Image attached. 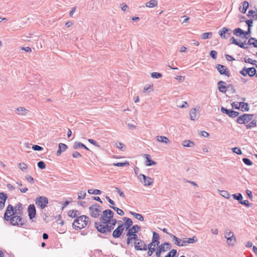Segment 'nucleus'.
Instances as JSON below:
<instances>
[{
  "label": "nucleus",
  "mask_w": 257,
  "mask_h": 257,
  "mask_svg": "<svg viewBox=\"0 0 257 257\" xmlns=\"http://www.w3.org/2000/svg\"><path fill=\"white\" fill-rule=\"evenodd\" d=\"M89 218L85 215H82L76 217L72 223L73 228L75 230H80L84 228L88 223Z\"/></svg>",
  "instance_id": "f257e3e1"
},
{
  "label": "nucleus",
  "mask_w": 257,
  "mask_h": 257,
  "mask_svg": "<svg viewBox=\"0 0 257 257\" xmlns=\"http://www.w3.org/2000/svg\"><path fill=\"white\" fill-rule=\"evenodd\" d=\"M94 227L97 231L105 235L110 234V233L114 228L113 225L110 224H108V223L107 222L102 224L101 223H99L98 221H95L94 222Z\"/></svg>",
  "instance_id": "f03ea898"
},
{
  "label": "nucleus",
  "mask_w": 257,
  "mask_h": 257,
  "mask_svg": "<svg viewBox=\"0 0 257 257\" xmlns=\"http://www.w3.org/2000/svg\"><path fill=\"white\" fill-rule=\"evenodd\" d=\"M15 209L13 205L9 204L4 213V220L7 221H9L10 224H14L13 216L18 215V211Z\"/></svg>",
  "instance_id": "7ed1b4c3"
},
{
  "label": "nucleus",
  "mask_w": 257,
  "mask_h": 257,
  "mask_svg": "<svg viewBox=\"0 0 257 257\" xmlns=\"http://www.w3.org/2000/svg\"><path fill=\"white\" fill-rule=\"evenodd\" d=\"M90 215L93 218H98L101 212V206L97 204L94 203L89 207Z\"/></svg>",
  "instance_id": "20e7f679"
},
{
  "label": "nucleus",
  "mask_w": 257,
  "mask_h": 257,
  "mask_svg": "<svg viewBox=\"0 0 257 257\" xmlns=\"http://www.w3.org/2000/svg\"><path fill=\"white\" fill-rule=\"evenodd\" d=\"M114 216L113 212L109 209H106L102 212V214L100 216L99 223H104L105 222H108L109 219H111V217Z\"/></svg>",
  "instance_id": "39448f33"
},
{
  "label": "nucleus",
  "mask_w": 257,
  "mask_h": 257,
  "mask_svg": "<svg viewBox=\"0 0 257 257\" xmlns=\"http://www.w3.org/2000/svg\"><path fill=\"white\" fill-rule=\"evenodd\" d=\"M253 116V114L244 113L237 117L236 122L239 124L247 123L252 119Z\"/></svg>",
  "instance_id": "423d86ee"
},
{
  "label": "nucleus",
  "mask_w": 257,
  "mask_h": 257,
  "mask_svg": "<svg viewBox=\"0 0 257 257\" xmlns=\"http://www.w3.org/2000/svg\"><path fill=\"white\" fill-rule=\"evenodd\" d=\"M256 70L254 67L246 68L244 67L241 70L239 71V73L242 76L245 77L247 75L249 77H253L256 74Z\"/></svg>",
  "instance_id": "0eeeda50"
},
{
  "label": "nucleus",
  "mask_w": 257,
  "mask_h": 257,
  "mask_svg": "<svg viewBox=\"0 0 257 257\" xmlns=\"http://www.w3.org/2000/svg\"><path fill=\"white\" fill-rule=\"evenodd\" d=\"M36 204L41 209H44L48 203V199L46 197L43 196H39L36 198L35 200Z\"/></svg>",
  "instance_id": "6e6552de"
},
{
  "label": "nucleus",
  "mask_w": 257,
  "mask_h": 257,
  "mask_svg": "<svg viewBox=\"0 0 257 257\" xmlns=\"http://www.w3.org/2000/svg\"><path fill=\"white\" fill-rule=\"evenodd\" d=\"M28 216L30 220L32 222H36L34 218H36V209L34 204H30L28 207L27 209Z\"/></svg>",
  "instance_id": "1a4fd4ad"
},
{
  "label": "nucleus",
  "mask_w": 257,
  "mask_h": 257,
  "mask_svg": "<svg viewBox=\"0 0 257 257\" xmlns=\"http://www.w3.org/2000/svg\"><path fill=\"white\" fill-rule=\"evenodd\" d=\"M22 215H17L16 216H13L14 224H10L13 226H17L19 227H23L26 223V221L22 217Z\"/></svg>",
  "instance_id": "9d476101"
},
{
  "label": "nucleus",
  "mask_w": 257,
  "mask_h": 257,
  "mask_svg": "<svg viewBox=\"0 0 257 257\" xmlns=\"http://www.w3.org/2000/svg\"><path fill=\"white\" fill-rule=\"evenodd\" d=\"M126 236H127L126 244L129 245L132 243V241H137L140 238L138 237L137 233L131 231H127L126 232Z\"/></svg>",
  "instance_id": "9b49d317"
},
{
  "label": "nucleus",
  "mask_w": 257,
  "mask_h": 257,
  "mask_svg": "<svg viewBox=\"0 0 257 257\" xmlns=\"http://www.w3.org/2000/svg\"><path fill=\"white\" fill-rule=\"evenodd\" d=\"M220 111L222 113L227 115L229 117L231 118L237 117L239 114L238 111H234L232 109H227L223 106L221 107Z\"/></svg>",
  "instance_id": "f8f14e48"
},
{
  "label": "nucleus",
  "mask_w": 257,
  "mask_h": 257,
  "mask_svg": "<svg viewBox=\"0 0 257 257\" xmlns=\"http://www.w3.org/2000/svg\"><path fill=\"white\" fill-rule=\"evenodd\" d=\"M134 247L137 250H144L148 249L147 246L143 240L138 239L137 241L134 242Z\"/></svg>",
  "instance_id": "ddd939ff"
},
{
  "label": "nucleus",
  "mask_w": 257,
  "mask_h": 257,
  "mask_svg": "<svg viewBox=\"0 0 257 257\" xmlns=\"http://www.w3.org/2000/svg\"><path fill=\"white\" fill-rule=\"evenodd\" d=\"M215 68L220 75H225L227 77L230 76L229 71L225 66L222 64H217Z\"/></svg>",
  "instance_id": "4468645a"
},
{
  "label": "nucleus",
  "mask_w": 257,
  "mask_h": 257,
  "mask_svg": "<svg viewBox=\"0 0 257 257\" xmlns=\"http://www.w3.org/2000/svg\"><path fill=\"white\" fill-rule=\"evenodd\" d=\"M138 178L140 181L142 182L144 186H151L153 183V181L152 178L142 174H140Z\"/></svg>",
  "instance_id": "2eb2a0df"
},
{
  "label": "nucleus",
  "mask_w": 257,
  "mask_h": 257,
  "mask_svg": "<svg viewBox=\"0 0 257 257\" xmlns=\"http://www.w3.org/2000/svg\"><path fill=\"white\" fill-rule=\"evenodd\" d=\"M232 31L230 29L227 27H223L219 31L218 34L221 38L226 39L229 37L231 34Z\"/></svg>",
  "instance_id": "dca6fc26"
},
{
  "label": "nucleus",
  "mask_w": 257,
  "mask_h": 257,
  "mask_svg": "<svg viewBox=\"0 0 257 257\" xmlns=\"http://www.w3.org/2000/svg\"><path fill=\"white\" fill-rule=\"evenodd\" d=\"M8 198L7 193L1 192H0V210H3L5 206V203Z\"/></svg>",
  "instance_id": "f3484780"
},
{
  "label": "nucleus",
  "mask_w": 257,
  "mask_h": 257,
  "mask_svg": "<svg viewBox=\"0 0 257 257\" xmlns=\"http://www.w3.org/2000/svg\"><path fill=\"white\" fill-rule=\"evenodd\" d=\"M124 221V225L125 226V231H128V229L133 225L132 220L128 217H124L122 218Z\"/></svg>",
  "instance_id": "a211bd4d"
},
{
  "label": "nucleus",
  "mask_w": 257,
  "mask_h": 257,
  "mask_svg": "<svg viewBox=\"0 0 257 257\" xmlns=\"http://www.w3.org/2000/svg\"><path fill=\"white\" fill-rule=\"evenodd\" d=\"M68 148V146L63 143H59L58 145V149L56 153L57 156H60L62 153L65 152Z\"/></svg>",
  "instance_id": "6ab92c4d"
},
{
  "label": "nucleus",
  "mask_w": 257,
  "mask_h": 257,
  "mask_svg": "<svg viewBox=\"0 0 257 257\" xmlns=\"http://www.w3.org/2000/svg\"><path fill=\"white\" fill-rule=\"evenodd\" d=\"M144 157L146 159V161L145 162V165L147 166H151L153 165H155L157 164V162L153 161L151 159V156L149 154H145Z\"/></svg>",
  "instance_id": "aec40b11"
},
{
  "label": "nucleus",
  "mask_w": 257,
  "mask_h": 257,
  "mask_svg": "<svg viewBox=\"0 0 257 257\" xmlns=\"http://www.w3.org/2000/svg\"><path fill=\"white\" fill-rule=\"evenodd\" d=\"M226 82L220 80L217 83V87L219 91L222 93H225L226 91L227 87L225 86Z\"/></svg>",
  "instance_id": "412c9836"
},
{
  "label": "nucleus",
  "mask_w": 257,
  "mask_h": 257,
  "mask_svg": "<svg viewBox=\"0 0 257 257\" xmlns=\"http://www.w3.org/2000/svg\"><path fill=\"white\" fill-rule=\"evenodd\" d=\"M197 238L194 236L192 238H189L187 240H182L181 245L183 246H186L187 243H194L197 241Z\"/></svg>",
  "instance_id": "4be33fe9"
},
{
  "label": "nucleus",
  "mask_w": 257,
  "mask_h": 257,
  "mask_svg": "<svg viewBox=\"0 0 257 257\" xmlns=\"http://www.w3.org/2000/svg\"><path fill=\"white\" fill-rule=\"evenodd\" d=\"M236 241V238L234 235H231V236H227L226 238V243L229 246H234Z\"/></svg>",
  "instance_id": "5701e85b"
},
{
  "label": "nucleus",
  "mask_w": 257,
  "mask_h": 257,
  "mask_svg": "<svg viewBox=\"0 0 257 257\" xmlns=\"http://www.w3.org/2000/svg\"><path fill=\"white\" fill-rule=\"evenodd\" d=\"M74 149H78L79 148H83L86 150L89 151V149L83 143L81 142H75L73 146Z\"/></svg>",
  "instance_id": "b1692460"
},
{
  "label": "nucleus",
  "mask_w": 257,
  "mask_h": 257,
  "mask_svg": "<svg viewBox=\"0 0 257 257\" xmlns=\"http://www.w3.org/2000/svg\"><path fill=\"white\" fill-rule=\"evenodd\" d=\"M233 34L236 37H239L243 39V34L244 31L240 28H237L233 30Z\"/></svg>",
  "instance_id": "393cba45"
},
{
  "label": "nucleus",
  "mask_w": 257,
  "mask_h": 257,
  "mask_svg": "<svg viewBox=\"0 0 257 257\" xmlns=\"http://www.w3.org/2000/svg\"><path fill=\"white\" fill-rule=\"evenodd\" d=\"M169 236L173 239V240L175 241H174L175 244H176L179 246H183L181 245L182 240L180 238L176 237L175 235H174V234H173L172 233H170Z\"/></svg>",
  "instance_id": "a878e982"
},
{
  "label": "nucleus",
  "mask_w": 257,
  "mask_h": 257,
  "mask_svg": "<svg viewBox=\"0 0 257 257\" xmlns=\"http://www.w3.org/2000/svg\"><path fill=\"white\" fill-rule=\"evenodd\" d=\"M123 231L116 228L112 232V236L114 238H119Z\"/></svg>",
  "instance_id": "bb28decb"
},
{
  "label": "nucleus",
  "mask_w": 257,
  "mask_h": 257,
  "mask_svg": "<svg viewBox=\"0 0 257 257\" xmlns=\"http://www.w3.org/2000/svg\"><path fill=\"white\" fill-rule=\"evenodd\" d=\"M247 44L252 45L254 47L257 48V39L251 37L249 38Z\"/></svg>",
  "instance_id": "cd10ccee"
},
{
  "label": "nucleus",
  "mask_w": 257,
  "mask_h": 257,
  "mask_svg": "<svg viewBox=\"0 0 257 257\" xmlns=\"http://www.w3.org/2000/svg\"><path fill=\"white\" fill-rule=\"evenodd\" d=\"M182 145L185 147H192L194 146V143L190 140H185L182 142Z\"/></svg>",
  "instance_id": "c85d7f7f"
},
{
  "label": "nucleus",
  "mask_w": 257,
  "mask_h": 257,
  "mask_svg": "<svg viewBox=\"0 0 257 257\" xmlns=\"http://www.w3.org/2000/svg\"><path fill=\"white\" fill-rule=\"evenodd\" d=\"M15 209L18 211V214L22 215L23 207L22 206V204L21 203H18L16 206L15 207Z\"/></svg>",
  "instance_id": "c756f323"
},
{
  "label": "nucleus",
  "mask_w": 257,
  "mask_h": 257,
  "mask_svg": "<svg viewBox=\"0 0 257 257\" xmlns=\"http://www.w3.org/2000/svg\"><path fill=\"white\" fill-rule=\"evenodd\" d=\"M196 112L197 110L195 108L190 110V116L191 120H195L196 119Z\"/></svg>",
  "instance_id": "7c9ffc66"
},
{
  "label": "nucleus",
  "mask_w": 257,
  "mask_h": 257,
  "mask_svg": "<svg viewBox=\"0 0 257 257\" xmlns=\"http://www.w3.org/2000/svg\"><path fill=\"white\" fill-rule=\"evenodd\" d=\"M141 230V226L136 224L133 225L131 228H130L128 231L138 233L139 231Z\"/></svg>",
  "instance_id": "2f4dec72"
},
{
  "label": "nucleus",
  "mask_w": 257,
  "mask_h": 257,
  "mask_svg": "<svg viewBox=\"0 0 257 257\" xmlns=\"http://www.w3.org/2000/svg\"><path fill=\"white\" fill-rule=\"evenodd\" d=\"M240 106V108H241V110L243 111L242 109L244 108L245 111H248L249 109L248 107V104L247 102H240L238 103Z\"/></svg>",
  "instance_id": "473e14b6"
},
{
  "label": "nucleus",
  "mask_w": 257,
  "mask_h": 257,
  "mask_svg": "<svg viewBox=\"0 0 257 257\" xmlns=\"http://www.w3.org/2000/svg\"><path fill=\"white\" fill-rule=\"evenodd\" d=\"M158 2L156 0H151L146 3V6L149 8H154L157 5Z\"/></svg>",
  "instance_id": "72a5a7b5"
},
{
  "label": "nucleus",
  "mask_w": 257,
  "mask_h": 257,
  "mask_svg": "<svg viewBox=\"0 0 257 257\" xmlns=\"http://www.w3.org/2000/svg\"><path fill=\"white\" fill-rule=\"evenodd\" d=\"M130 213L131 214L133 215L136 219H138L139 220L141 221H144V217L141 214L133 211H130Z\"/></svg>",
  "instance_id": "f704fd0d"
},
{
  "label": "nucleus",
  "mask_w": 257,
  "mask_h": 257,
  "mask_svg": "<svg viewBox=\"0 0 257 257\" xmlns=\"http://www.w3.org/2000/svg\"><path fill=\"white\" fill-rule=\"evenodd\" d=\"M157 141L165 144H168L170 142V140L165 136H158Z\"/></svg>",
  "instance_id": "c9c22d12"
},
{
  "label": "nucleus",
  "mask_w": 257,
  "mask_h": 257,
  "mask_svg": "<svg viewBox=\"0 0 257 257\" xmlns=\"http://www.w3.org/2000/svg\"><path fill=\"white\" fill-rule=\"evenodd\" d=\"M231 196L234 199L238 201L239 203L243 199L242 195L240 193H238L236 194H233L231 195Z\"/></svg>",
  "instance_id": "e433bc0d"
},
{
  "label": "nucleus",
  "mask_w": 257,
  "mask_h": 257,
  "mask_svg": "<svg viewBox=\"0 0 257 257\" xmlns=\"http://www.w3.org/2000/svg\"><path fill=\"white\" fill-rule=\"evenodd\" d=\"M244 62L246 63H249L253 65H254L256 67H257V61L256 60H252L251 58H244Z\"/></svg>",
  "instance_id": "4c0bfd02"
},
{
  "label": "nucleus",
  "mask_w": 257,
  "mask_h": 257,
  "mask_svg": "<svg viewBox=\"0 0 257 257\" xmlns=\"http://www.w3.org/2000/svg\"><path fill=\"white\" fill-rule=\"evenodd\" d=\"M177 254V251L175 249H171L165 257H175Z\"/></svg>",
  "instance_id": "58836bf2"
},
{
  "label": "nucleus",
  "mask_w": 257,
  "mask_h": 257,
  "mask_svg": "<svg viewBox=\"0 0 257 257\" xmlns=\"http://www.w3.org/2000/svg\"><path fill=\"white\" fill-rule=\"evenodd\" d=\"M130 163L128 161H125L124 162H118L113 163V165L116 167H124L129 166Z\"/></svg>",
  "instance_id": "ea45409f"
},
{
  "label": "nucleus",
  "mask_w": 257,
  "mask_h": 257,
  "mask_svg": "<svg viewBox=\"0 0 257 257\" xmlns=\"http://www.w3.org/2000/svg\"><path fill=\"white\" fill-rule=\"evenodd\" d=\"M110 207L113 209L114 210H115L116 212V213L120 216H122L124 214L123 211L121 209H119L115 206L111 205L110 206Z\"/></svg>",
  "instance_id": "a19ab883"
},
{
  "label": "nucleus",
  "mask_w": 257,
  "mask_h": 257,
  "mask_svg": "<svg viewBox=\"0 0 257 257\" xmlns=\"http://www.w3.org/2000/svg\"><path fill=\"white\" fill-rule=\"evenodd\" d=\"M212 36V32H206L202 34L201 37L202 39H210Z\"/></svg>",
  "instance_id": "79ce46f5"
},
{
  "label": "nucleus",
  "mask_w": 257,
  "mask_h": 257,
  "mask_svg": "<svg viewBox=\"0 0 257 257\" xmlns=\"http://www.w3.org/2000/svg\"><path fill=\"white\" fill-rule=\"evenodd\" d=\"M101 191L99 189H88V193L90 194L99 195L101 193Z\"/></svg>",
  "instance_id": "37998d69"
},
{
  "label": "nucleus",
  "mask_w": 257,
  "mask_h": 257,
  "mask_svg": "<svg viewBox=\"0 0 257 257\" xmlns=\"http://www.w3.org/2000/svg\"><path fill=\"white\" fill-rule=\"evenodd\" d=\"M251 29L248 28L247 30L246 31H244V33L243 34V39H247L250 37V35L251 34Z\"/></svg>",
  "instance_id": "c03bdc74"
},
{
  "label": "nucleus",
  "mask_w": 257,
  "mask_h": 257,
  "mask_svg": "<svg viewBox=\"0 0 257 257\" xmlns=\"http://www.w3.org/2000/svg\"><path fill=\"white\" fill-rule=\"evenodd\" d=\"M256 126V122L255 120H252L250 123L245 125L246 129H250Z\"/></svg>",
  "instance_id": "a18cd8bd"
},
{
  "label": "nucleus",
  "mask_w": 257,
  "mask_h": 257,
  "mask_svg": "<svg viewBox=\"0 0 257 257\" xmlns=\"http://www.w3.org/2000/svg\"><path fill=\"white\" fill-rule=\"evenodd\" d=\"M220 194L223 196V197L226 198V199H229L230 198V194L227 191H226V190H222L220 191Z\"/></svg>",
  "instance_id": "49530a36"
},
{
  "label": "nucleus",
  "mask_w": 257,
  "mask_h": 257,
  "mask_svg": "<svg viewBox=\"0 0 257 257\" xmlns=\"http://www.w3.org/2000/svg\"><path fill=\"white\" fill-rule=\"evenodd\" d=\"M232 152L234 153H235L238 155H240L242 154V151L240 148L239 147H234L231 149Z\"/></svg>",
  "instance_id": "de8ad7c7"
},
{
  "label": "nucleus",
  "mask_w": 257,
  "mask_h": 257,
  "mask_svg": "<svg viewBox=\"0 0 257 257\" xmlns=\"http://www.w3.org/2000/svg\"><path fill=\"white\" fill-rule=\"evenodd\" d=\"M151 77L154 78L158 79L162 77V74L159 72H154L151 73Z\"/></svg>",
  "instance_id": "09e8293b"
},
{
  "label": "nucleus",
  "mask_w": 257,
  "mask_h": 257,
  "mask_svg": "<svg viewBox=\"0 0 257 257\" xmlns=\"http://www.w3.org/2000/svg\"><path fill=\"white\" fill-rule=\"evenodd\" d=\"M38 167L40 169H44L46 168V165L44 162L43 161H40L37 163Z\"/></svg>",
  "instance_id": "8fccbe9b"
},
{
  "label": "nucleus",
  "mask_w": 257,
  "mask_h": 257,
  "mask_svg": "<svg viewBox=\"0 0 257 257\" xmlns=\"http://www.w3.org/2000/svg\"><path fill=\"white\" fill-rule=\"evenodd\" d=\"M242 162L247 166H251L252 165V162L251 161L247 158H243L242 159Z\"/></svg>",
  "instance_id": "3c124183"
},
{
  "label": "nucleus",
  "mask_w": 257,
  "mask_h": 257,
  "mask_svg": "<svg viewBox=\"0 0 257 257\" xmlns=\"http://www.w3.org/2000/svg\"><path fill=\"white\" fill-rule=\"evenodd\" d=\"M209 55L213 59L215 60L217 58V52L215 50H211L209 52Z\"/></svg>",
  "instance_id": "603ef678"
},
{
  "label": "nucleus",
  "mask_w": 257,
  "mask_h": 257,
  "mask_svg": "<svg viewBox=\"0 0 257 257\" xmlns=\"http://www.w3.org/2000/svg\"><path fill=\"white\" fill-rule=\"evenodd\" d=\"M160 236L159 234L155 231L153 232V238L152 241L154 242V241L159 240Z\"/></svg>",
  "instance_id": "864d4df0"
},
{
  "label": "nucleus",
  "mask_w": 257,
  "mask_h": 257,
  "mask_svg": "<svg viewBox=\"0 0 257 257\" xmlns=\"http://www.w3.org/2000/svg\"><path fill=\"white\" fill-rule=\"evenodd\" d=\"M225 237L226 238L227 236H231V235H234L233 232H232L229 229L226 228L224 232Z\"/></svg>",
  "instance_id": "5fc2aeb1"
},
{
  "label": "nucleus",
  "mask_w": 257,
  "mask_h": 257,
  "mask_svg": "<svg viewBox=\"0 0 257 257\" xmlns=\"http://www.w3.org/2000/svg\"><path fill=\"white\" fill-rule=\"evenodd\" d=\"M157 248H158L161 252H165L167 251L166 249L165 245L163 244V243L159 245Z\"/></svg>",
  "instance_id": "6e6d98bb"
},
{
  "label": "nucleus",
  "mask_w": 257,
  "mask_h": 257,
  "mask_svg": "<svg viewBox=\"0 0 257 257\" xmlns=\"http://www.w3.org/2000/svg\"><path fill=\"white\" fill-rule=\"evenodd\" d=\"M239 203L242 205H244L247 207L251 206V203H250L249 201L247 200H242V199Z\"/></svg>",
  "instance_id": "4d7b16f0"
},
{
  "label": "nucleus",
  "mask_w": 257,
  "mask_h": 257,
  "mask_svg": "<svg viewBox=\"0 0 257 257\" xmlns=\"http://www.w3.org/2000/svg\"><path fill=\"white\" fill-rule=\"evenodd\" d=\"M68 215L71 217V218H76V217H78V216H77V214H76V213H74V210H70L69 212H68Z\"/></svg>",
  "instance_id": "13d9d810"
},
{
  "label": "nucleus",
  "mask_w": 257,
  "mask_h": 257,
  "mask_svg": "<svg viewBox=\"0 0 257 257\" xmlns=\"http://www.w3.org/2000/svg\"><path fill=\"white\" fill-rule=\"evenodd\" d=\"M111 219H109V221L107 222L108 223V224H110L113 225V226H115L117 222V220H116V219L113 218V217H111Z\"/></svg>",
  "instance_id": "bf43d9fd"
},
{
  "label": "nucleus",
  "mask_w": 257,
  "mask_h": 257,
  "mask_svg": "<svg viewBox=\"0 0 257 257\" xmlns=\"http://www.w3.org/2000/svg\"><path fill=\"white\" fill-rule=\"evenodd\" d=\"M86 196V193L81 191L78 193V199L81 200L85 198Z\"/></svg>",
  "instance_id": "052dcab7"
},
{
  "label": "nucleus",
  "mask_w": 257,
  "mask_h": 257,
  "mask_svg": "<svg viewBox=\"0 0 257 257\" xmlns=\"http://www.w3.org/2000/svg\"><path fill=\"white\" fill-rule=\"evenodd\" d=\"M32 149L34 151H41L44 150V148L37 145H34L32 146Z\"/></svg>",
  "instance_id": "680f3d73"
},
{
  "label": "nucleus",
  "mask_w": 257,
  "mask_h": 257,
  "mask_svg": "<svg viewBox=\"0 0 257 257\" xmlns=\"http://www.w3.org/2000/svg\"><path fill=\"white\" fill-rule=\"evenodd\" d=\"M18 167L22 171H24L27 168V166L24 163H19Z\"/></svg>",
  "instance_id": "e2e57ef3"
},
{
  "label": "nucleus",
  "mask_w": 257,
  "mask_h": 257,
  "mask_svg": "<svg viewBox=\"0 0 257 257\" xmlns=\"http://www.w3.org/2000/svg\"><path fill=\"white\" fill-rule=\"evenodd\" d=\"M17 110L20 112V114H26V112L27 111V110L23 107H20L17 108Z\"/></svg>",
  "instance_id": "0e129e2a"
},
{
  "label": "nucleus",
  "mask_w": 257,
  "mask_h": 257,
  "mask_svg": "<svg viewBox=\"0 0 257 257\" xmlns=\"http://www.w3.org/2000/svg\"><path fill=\"white\" fill-rule=\"evenodd\" d=\"M239 102H233L231 103V106L232 108H234L236 109L239 110L240 109V106L238 103Z\"/></svg>",
  "instance_id": "69168bd1"
},
{
  "label": "nucleus",
  "mask_w": 257,
  "mask_h": 257,
  "mask_svg": "<svg viewBox=\"0 0 257 257\" xmlns=\"http://www.w3.org/2000/svg\"><path fill=\"white\" fill-rule=\"evenodd\" d=\"M116 147L119 149H120L121 151H124V146L122 143H120V142L116 143Z\"/></svg>",
  "instance_id": "338daca9"
},
{
  "label": "nucleus",
  "mask_w": 257,
  "mask_h": 257,
  "mask_svg": "<svg viewBox=\"0 0 257 257\" xmlns=\"http://www.w3.org/2000/svg\"><path fill=\"white\" fill-rule=\"evenodd\" d=\"M245 22L247 25L248 28L251 29L252 27L253 20L251 19L246 20Z\"/></svg>",
  "instance_id": "774afa93"
}]
</instances>
